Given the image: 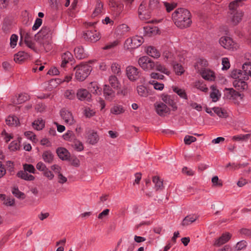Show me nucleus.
<instances>
[{
  "label": "nucleus",
  "instance_id": "obj_15",
  "mask_svg": "<svg viewBox=\"0 0 251 251\" xmlns=\"http://www.w3.org/2000/svg\"><path fill=\"white\" fill-rule=\"evenodd\" d=\"M154 106L157 113L160 116H165L166 114L170 112V109L162 102L155 103Z\"/></svg>",
  "mask_w": 251,
  "mask_h": 251
},
{
  "label": "nucleus",
  "instance_id": "obj_25",
  "mask_svg": "<svg viewBox=\"0 0 251 251\" xmlns=\"http://www.w3.org/2000/svg\"><path fill=\"white\" fill-rule=\"evenodd\" d=\"M197 219L198 217L196 215H189L184 218L181 225L183 226H187L194 222Z\"/></svg>",
  "mask_w": 251,
  "mask_h": 251
},
{
  "label": "nucleus",
  "instance_id": "obj_45",
  "mask_svg": "<svg viewBox=\"0 0 251 251\" xmlns=\"http://www.w3.org/2000/svg\"><path fill=\"white\" fill-rule=\"evenodd\" d=\"M103 8V4L100 1V0H97V4L95 8V9L93 13V16H96L97 15H98L99 13H100L101 12V10Z\"/></svg>",
  "mask_w": 251,
  "mask_h": 251
},
{
  "label": "nucleus",
  "instance_id": "obj_12",
  "mask_svg": "<svg viewBox=\"0 0 251 251\" xmlns=\"http://www.w3.org/2000/svg\"><path fill=\"white\" fill-rule=\"evenodd\" d=\"M60 115L66 123L70 125L74 123V117L72 113L69 110L62 108L60 111Z\"/></svg>",
  "mask_w": 251,
  "mask_h": 251
},
{
  "label": "nucleus",
  "instance_id": "obj_58",
  "mask_svg": "<svg viewBox=\"0 0 251 251\" xmlns=\"http://www.w3.org/2000/svg\"><path fill=\"white\" fill-rule=\"evenodd\" d=\"M150 83L153 85V87L156 90H162L164 88V84L162 83H158L155 80L150 81Z\"/></svg>",
  "mask_w": 251,
  "mask_h": 251
},
{
  "label": "nucleus",
  "instance_id": "obj_5",
  "mask_svg": "<svg viewBox=\"0 0 251 251\" xmlns=\"http://www.w3.org/2000/svg\"><path fill=\"white\" fill-rule=\"evenodd\" d=\"M138 63L139 66L145 71L153 70L154 61L147 56L140 57Z\"/></svg>",
  "mask_w": 251,
  "mask_h": 251
},
{
  "label": "nucleus",
  "instance_id": "obj_23",
  "mask_svg": "<svg viewBox=\"0 0 251 251\" xmlns=\"http://www.w3.org/2000/svg\"><path fill=\"white\" fill-rule=\"evenodd\" d=\"M146 51L149 55L154 58H158L160 56V53L159 51L154 47L152 46L148 47Z\"/></svg>",
  "mask_w": 251,
  "mask_h": 251
},
{
  "label": "nucleus",
  "instance_id": "obj_8",
  "mask_svg": "<svg viewBox=\"0 0 251 251\" xmlns=\"http://www.w3.org/2000/svg\"><path fill=\"white\" fill-rule=\"evenodd\" d=\"M51 34V28L48 26H43L41 29L34 35V40L39 44H42V39Z\"/></svg>",
  "mask_w": 251,
  "mask_h": 251
},
{
  "label": "nucleus",
  "instance_id": "obj_43",
  "mask_svg": "<svg viewBox=\"0 0 251 251\" xmlns=\"http://www.w3.org/2000/svg\"><path fill=\"white\" fill-rule=\"evenodd\" d=\"M138 94L141 97H147L148 95V91L146 87L140 85L137 87Z\"/></svg>",
  "mask_w": 251,
  "mask_h": 251
},
{
  "label": "nucleus",
  "instance_id": "obj_41",
  "mask_svg": "<svg viewBox=\"0 0 251 251\" xmlns=\"http://www.w3.org/2000/svg\"><path fill=\"white\" fill-rule=\"evenodd\" d=\"M251 137L250 134H240L233 136L232 140L237 141H246Z\"/></svg>",
  "mask_w": 251,
  "mask_h": 251
},
{
  "label": "nucleus",
  "instance_id": "obj_24",
  "mask_svg": "<svg viewBox=\"0 0 251 251\" xmlns=\"http://www.w3.org/2000/svg\"><path fill=\"white\" fill-rule=\"evenodd\" d=\"M74 52L75 57L79 59H82L87 56V54L84 52V49L82 47H78L74 49Z\"/></svg>",
  "mask_w": 251,
  "mask_h": 251
},
{
  "label": "nucleus",
  "instance_id": "obj_52",
  "mask_svg": "<svg viewBox=\"0 0 251 251\" xmlns=\"http://www.w3.org/2000/svg\"><path fill=\"white\" fill-rule=\"evenodd\" d=\"M196 140L197 139L196 137L190 135H186L184 139V143L186 145H190L192 143L195 142Z\"/></svg>",
  "mask_w": 251,
  "mask_h": 251
},
{
  "label": "nucleus",
  "instance_id": "obj_28",
  "mask_svg": "<svg viewBox=\"0 0 251 251\" xmlns=\"http://www.w3.org/2000/svg\"><path fill=\"white\" fill-rule=\"evenodd\" d=\"M5 121L6 124L9 126H17L20 125L19 119L15 116H9Z\"/></svg>",
  "mask_w": 251,
  "mask_h": 251
},
{
  "label": "nucleus",
  "instance_id": "obj_44",
  "mask_svg": "<svg viewBox=\"0 0 251 251\" xmlns=\"http://www.w3.org/2000/svg\"><path fill=\"white\" fill-rule=\"evenodd\" d=\"M111 112L114 114L118 115L124 112L125 110L121 105H116L111 108Z\"/></svg>",
  "mask_w": 251,
  "mask_h": 251
},
{
  "label": "nucleus",
  "instance_id": "obj_35",
  "mask_svg": "<svg viewBox=\"0 0 251 251\" xmlns=\"http://www.w3.org/2000/svg\"><path fill=\"white\" fill-rule=\"evenodd\" d=\"M172 88L173 91L176 93L180 98L187 100V96L184 90L180 89L176 86H173Z\"/></svg>",
  "mask_w": 251,
  "mask_h": 251
},
{
  "label": "nucleus",
  "instance_id": "obj_26",
  "mask_svg": "<svg viewBox=\"0 0 251 251\" xmlns=\"http://www.w3.org/2000/svg\"><path fill=\"white\" fill-rule=\"evenodd\" d=\"M17 176L25 180H33L35 178V177L31 175H28L24 171H19L17 174Z\"/></svg>",
  "mask_w": 251,
  "mask_h": 251
},
{
  "label": "nucleus",
  "instance_id": "obj_34",
  "mask_svg": "<svg viewBox=\"0 0 251 251\" xmlns=\"http://www.w3.org/2000/svg\"><path fill=\"white\" fill-rule=\"evenodd\" d=\"M152 181L155 184L154 188L156 191L162 190L163 189V181L161 180L158 176H154L152 178Z\"/></svg>",
  "mask_w": 251,
  "mask_h": 251
},
{
  "label": "nucleus",
  "instance_id": "obj_2",
  "mask_svg": "<svg viewBox=\"0 0 251 251\" xmlns=\"http://www.w3.org/2000/svg\"><path fill=\"white\" fill-rule=\"evenodd\" d=\"M244 0H234L229 4L228 17L230 22L234 25L241 21L244 15L243 12L240 9L242 6Z\"/></svg>",
  "mask_w": 251,
  "mask_h": 251
},
{
  "label": "nucleus",
  "instance_id": "obj_40",
  "mask_svg": "<svg viewBox=\"0 0 251 251\" xmlns=\"http://www.w3.org/2000/svg\"><path fill=\"white\" fill-rule=\"evenodd\" d=\"M242 69L245 75H247L248 77L249 76L251 77V63L250 62H245L243 64Z\"/></svg>",
  "mask_w": 251,
  "mask_h": 251
},
{
  "label": "nucleus",
  "instance_id": "obj_7",
  "mask_svg": "<svg viewBox=\"0 0 251 251\" xmlns=\"http://www.w3.org/2000/svg\"><path fill=\"white\" fill-rule=\"evenodd\" d=\"M144 42L143 37L135 36L131 38L127 39L125 44L128 48L135 49L141 45Z\"/></svg>",
  "mask_w": 251,
  "mask_h": 251
},
{
  "label": "nucleus",
  "instance_id": "obj_33",
  "mask_svg": "<svg viewBox=\"0 0 251 251\" xmlns=\"http://www.w3.org/2000/svg\"><path fill=\"white\" fill-rule=\"evenodd\" d=\"M214 74L213 72L205 70L202 71L201 73L202 77L206 80H212L214 79Z\"/></svg>",
  "mask_w": 251,
  "mask_h": 251
},
{
  "label": "nucleus",
  "instance_id": "obj_56",
  "mask_svg": "<svg viewBox=\"0 0 251 251\" xmlns=\"http://www.w3.org/2000/svg\"><path fill=\"white\" fill-rule=\"evenodd\" d=\"M195 86L197 89L201 90V91L206 92L208 91V88L205 86V85L201 83L200 81L196 82L195 84Z\"/></svg>",
  "mask_w": 251,
  "mask_h": 251
},
{
  "label": "nucleus",
  "instance_id": "obj_19",
  "mask_svg": "<svg viewBox=\"0 0 251 251\" xmlns=\"http://www.w3.org/2000/svg\"><path fill=\"white\" fill-rule=\"evenodd\" d=\"M244 79H235L233 82V86L238 90L243 91L248 88V84Z\"/></svg>",
  "mask_w": 251,
  "mask_h": 251
},
{
  "label": "nucleus",
  "instance_id": "obj_31",
  "mask_svg": "<svg viewBox=\"0 0 251 251\" xmlns=\"http://www.w3.org/2000/svg\"><path fill=\"white\" fill-rule=\"evenodd\" d=\"M212 110L220 118H226L228 117L227 112L222 108L214 107L212 108Z\"/></svg>",
  "mask_w": 251,
  "mask_h": 251
},
{
  "label": "nucleus",
  "instance_id": "obj_54",
  "mask_svg": "<svg viewBox=\"0 0 251 251\" xmlns=\"http://www.w3.org/2000/svg\"><path fill=\"white\" fill-rule=\"evenodd\" d=\"M247 246V242L245 241H241L238 242L235 246V251H240Z\"/></svg>",
  "mask_w": 251,
  "mask_h": 251
},
{
  "label": "nucleus",
  "instance_id": "obj_6",
  "mask_svg": "<svg viewBox=\"0 0 251 251\" xmlns=\"http://www.w3.org/2000/svg\"><path fill=\"white\" fill-rule=\"evenodd\" d=\"M146 2L143 1L140 4L138 8V15L141 20H146L150 18L151 16V9L149 7L146 8Z\"/></svg>",
  "mask_w": 251,
  "mask_h": 251
},
{
  "label": "nucleus",
  "instance_id": "obj_47",
  "mask_svg": "<svg viewBox=\"0 0 251 251\" xmlns=\"http://www.w3.org/2000/svg\"><path fill=\"white\" fill-rule=\"evenodd\" d=\"M89 88L90 89L91 92L95 94H98L100 92V90L96 83L91 82L90 84Z\"/></svg>",
  "mask_w": 251,
  "mask_h": 251
},
{
  "label": "nucleus",
  "instance_id": "obj_50",
  "mask_svg": "<svg viewBox=\"0 0 251 251\" xmlns=\"http://www.w3.org/2000/svg\"><path fill=\"white\" fill-rule=\"evenodd\" d=\"M24 171L25 172H28L30 173L35 174V169L32 164H25L23 165Z\"/></svg>",
  "mask_w": 251,
  "mask_h": 251
},
{
  "label": "nucleus",
  "instance_id": "obj_63",
  "mask_svg": "<svg viewBox=\"0 0 251 251\" xmlns=\"http://www.w3.org/2000/svg\"><path fill=\"white\" fill-rule=\"evenodd\" d=\"M74 148L77 150V151H81L83 150V146L81 142L78 141H75L73 145Z\"/></svg>",
  "mask_w": 251,
  "mask_h": 251
},
{
  "label": "nucleus",
  "instance_id": "obj_61",
  "mask_svg": "<svg viewBox=\"0 0 251 251\" xmlns=\"http://www.w3.org/2000/svg\"><path fill=\"white\" fill-rule=\"evenodd\" d=\"M42 24V20L40 18H37L35 21L34 24L32 27V29L34 31L36 30Z\"/></svg>",
  "mask_w": 251,
  "mask_h": 251
},
{
  "label": "nucleus",
  "instance_id": "obj_49",
  "mask_svg": "<svg viewBox=\"0 0 251 251\" xmlns=\"http://www.w3.org/2000/svg\"><path fill=\"white\" fill-rule=\"evenodd\" d=\"M88 142L90 144L94 145L98 141V135L96 133L93 132L88 136Z\"/></svg>",
  "mask_w": 251,
  "mask_h": 251
},
{
  "label": "nucleus",
  "instance_id": "obj_29",
  "mask_svg": "<svg viewBox=\"0 0 251 251\" xmlns=\"http://www.w3.org/2000/svg\"><path fill=\"white\" fill-rule=\"evenodd\" d=\"M72 58L73 55L69 51H66V52L64 53L62 55V61L61 65V67L63 68L65 67L66 64L68 63L70 61L72 60Z\"/></svg>",
  "mask_w": 251,
  "mask_h": 251
},
{
  "label": "nucleus",
  "instance_id": "obj_18",
  "mask_svg": "<svg viewBox=\"0 0 251 251\" xmlns=\"http://www.w3.org/2000/svg\"><path fill=\"white\" fill-rule=\"evenodd\" d=\"M56 153L62 160H68L70 157V154L68 151L64 148H58L56 150Z\"/></svg>",
  "mask_w": 251,
  "mask_h": 251
},
{
  "label": "nucleus",
  "instance_id": "obj_22",
  "mask_svg": "<svg viewBox=\"0 0 251 251\" xmlns=\"http://www.w3.org/2000/svg\"><path fill=\"white\" fill-rule=\"evenodd\" d=\"M153 70L160 72L161 73L165 74L168 75L170 74V72L168 71L165 66L158 61L154 62Z\"/></svg>",
  "mask_w": 251,
  "mask_h": 251
},
{
  "label": "nucleus",
  "instance_id": "obj_64",
  "mask_svg": "<svg viewBox=\"0 0 251 251\" xmlns=\"http://www.w3.org/2000/svg\"><path fill=\"white\" fill-rule=\"evenodd\" d=\"M240 233L247 237L251 236V230L248 228H242L240 230Z\"/></svg>",
  "mask_w": 251,
  "mask_h": 251
},
{
  "label": "nucleus",
  "instance_id": "obj_9",
  "mask_svg": "<svg viewBox=\"0 0 251 251\" xmlns=\"http://www.w3.org/2000/svg\"><path fill=\"white\" fill-rule=\"evenodd\" d=\"M126 74L128 78L132 81H136L140 77V72L135 67L128 66L126 69Z\"/></svg>",
  "mask_w": 251,
  "mask_h": 251
},
{
  "label": "nucleus",
  "instance_id": "obj_21",
  "mask_svg": "<svg viewBox=\"0 0 251 251\" xmlns=\"http://www.w3.org/2000/svg\"><path fill=\"white\" fill-rule=\"evenodd\" d=\"M162 100L166 103L169 104L172 107L173 111H176L177 107L176 102L170 98V96L168 95L162 94L161 96Z\"/></svg>",
  "mask_w": 251,
  "mask_h": 251
},
{
  "label": "nucleus",
  "instance_id": "obj_37",
  "mask_svg": "<svg viewBox=\"0 0 251 251\" xmlns=\"http://www.w3.org/2000/svg\"><path fill=\"white\" fill-rule=\"evenodd\" d=\"M27 54L26 53H25L24 51H19L17 54L15 55L14 56V61L16 62H19L23 61L26 57L27 56Z\"/></svg>",
  "mask_w": 251,
  "mask_h": 251
},
{
  "label": "nucleus",
  "instance_id": "obj_46",
  "mask_svg": "<svg viewBox=\"0 0 251 251\" xmlns=\"http://www.w3.org/2000/svg\"><path fill=\"white\" fill-rule=\"evenodd\" d=\"M63 137L64 139L67 141H73L75 140V135L71 130H68L63 135Z\"/></svg>",
  "mask_w": 251,
  "mask_h": 251
},
{
  "label": "nucleus",
  "instance_id": "obj_30",
  "mask_svg": "<svg viewBox=\"0 0 251 251\" xmlns=\"http://www.w3.org/2000/svg\"><path fill=\"white\" fill-rule=\"evenodd\" d=\"M108 81L111 85V87H112L113 89H118L119 86L120 85V82L116 76L114 75H110L109 77Z\"/></svg>",
  "mask_w": 251,
  "mask_h": 251
},
{
  "label": "nucleus",
  "instance_id": "obj_39",
  "mask_svg": "<svg viewBox=\"0 0 251 251\" xmlns=\"http://www.w3.org/2000/svg\"><path fill=\"white\" fill-rule=\"evenodd\" d=\"M29 99V96L26 94H21L19 95L18 98L17 99V101H14L15 104H20L24 103Z\"/></svg>",
  "mask_w": 251,
  "mask_h": 251
},
{
  "label": "nucleus",
  "instance_id": "obj_14",
  "mask_svg": "<svg viewBox=\"0 0 251 251\" xmlns=\"http://www.w3.org/2000/svg\"><path fill=\"white\" fill-rule=\"evenodd\" d=\"M77 99L81 101H90L91 100V94L85 89H79L76 93Z\"/></svg>",
  "mask_w": 251,
  "mask_h": 251
},
{
  "label": "nucleus",
  "instance_id": "obj_59",
  "mask_svg": "<svg viewBox=\"0 0 251 251\" xmlns=\"http://www.w3.org/2000/svg\"><path fill=\"white\" fill-rule=\"evenodd\" d=\"M18 37L16 34H12L10 37V46L14 48L17 45Z\"/></svg>",
  "mask_w": 251,
  "mask_h": 251
},
{
  "label": "nucleus",
  "instance_id": "obj_3",
  "mask_svg": "<svg viewBox=\"0 0 251 251\" xmlns=\"http://www.w3.org/2000/svg\"><path fill=\"white\" fill-rule=\"evenodd\" d=\"M74 69L75 70V78L79 81H82L89 75L92 68L87 63H81L76 66Z\"/></svg>",
  "mask_w": 251,
  "mask_h": 251
},
{
  "label": "nucleus",
  "instance_id": "obj_62",
  "mask_svg": "<svg viewBox=\"0 0 251 251\" xmlns=\"http://www.w3.org/2000/svg\"><path fill=\"white\" fill-rule=\"evenodd\" d=\"M223 70H227L230 67V63L228 59L226 57L222 59Z\"/></svg>",
  "mask_w": 251,
  "mask_h": 251
},
{
  "label": "nucleus",
  "instance_id": "obj_32",
  "mask_svg": "<svg viewBox=\"0 0 251 251\" xmlns=\"http://www.w3.org/2000/svg\"><path fill=\"white\" fill-rule=\"evenodd\" d=\"M32 126L34 129L40 130L44 127L45 122L42 119H38L32 123Z\"/></svg>",
  "mask_w": 251,
  "mask_h": 251
},
{
  "label": "nucleus",
  "instance_id": "obj_51",
  "mask_svg": "<svg viewBox=\"0 0 251 251\" xmlns=\"http://www.w3.org/2000/svg\"><path fill=\"white\" fill-rule=\"evenodd\" d=\"M111 68L112 72L114 74L117 75H119L121 74L120 66L119 65V64L116 63H113L111 65Z\"/></svg>",
  "mask_w": 251,
  "mask_h": 251
},
{
  "label": "nucleus",
  "instance_id": "obj_1",
  "mask_svg": "<svg viewBox=\"0 0 251 251\" xmlns=\"http://www.w3.org/2000/svg\"><path fill=\"white\" fill-rule=\"evenodd\" d=\"M191 15L185 8H178L173 13L172 19L175 25L180 28H187L191 25Z\"/></svg>",
  "mask_w": 251,
  "mask_h": 251
},
{
  "label": "nucleus",
  "instance_id": "obj_13",
  "mask_svg": "<svg viewBox=\"0 0 251 251\" xmlns=\"http://www.w3.org/2000/svg\"><path fill=\"white\" fill-rule=\"evenodd\" d=\"M103 96L106 100L112 101L115 97V92L107 84H105L103 88Z\"/></svg>",
  "mask_w": 251,
  "mask_h": 251
},
{
  "label": "nucleus",
  "instance_id": "obj_48",
  "mask_svg": "<svg viewBox=\"0 0 251 251\" xmlns=\"http://www.w3.org/2000/svg\"><path fill=\"white\" fill-rule=\"evenodd\" d=\"M13 194L17 198L21 199H24L25 198V194L20 191L18 188H14L12 190Z\"/></svg>",
  "mask_w": 251,
  "mask_h": 251
},
{
  "label": "nucleus",
  "instance_id": "obj_53",
  "mask_svg": "<svg viewBox=\"0 0 251 251\" xmlns=\"http://www.w3.org/2000/svg\"><path fill=\"white\" fill-rule=\"evenodd\" d=\"M65 96L68 99L72 100L75 97V92L72 90H68L65 93Z\"/></svg>",
  "mask_w": 251,
  "mask_h": 251
},
{
  "label": "nucleus",
  "instance_id": "obj_16",
  "mask_svg": "<svg viewBox=\"0 0 251 251\" xmlns=\"http://www.w3.org/2000/svg\"><path fill=\"white\" fill-rule=\"evenodd\" d=\"M231 76L235 79H237L240 78V79L248 80V76L245 73L243 72V70H233L230 74Z\"/></svg>",
  "mask_w": 251,
  "mask_h": 251
},
{
  "label": "nucleus",
  "instance_id": "obj_27",
  "mask_svg": "<svg viewBox=\"0 0 251 251\" xmlns=\"http://www.w3.org/2000/svg\"><path fill=\"white\" fill-rule=\"evenodd\" d=\"M53 154L50 151H46L43 152L42 158L44 161L48 163H52L53 159Z\"/></svg>",
  "mask_w": 251,
  "mask_h": 251
},
{
  "label": "nucleus",
  "instance_id": "obj_10",
  "mask_svg": "<svg viewBox=\"0 0 251 251\" xmlns=\"http://www.w3.org/2000/svg\"><path fill=\"white\" fill-rule=\"evenodd\" d=\"M219 43L225 49L232 50L236 49V45L232 39L229 37H222L219 40Z\"/></svg>",
  "mask_w": 251,
  "mask_h": 251
},
{
  "label": "nucleus",
  "instance_id": "obj_4",
  "mask_svg": "<svg viewBox=\"0 0 251 251\" xmlns=\"http://www.w3.org/2000/svg\"><path fill=\"white\" fill-rule=\"evenodd\" d=\"M224 95L226 99L233 100L234 103L237 105L240 103L238 99H239L242 100L243 97V95L241 94L232 88H225L224 90Z\"/></svg>",
  "mask_w": 251,
  "mask_h": 251
},
{
  "label": "nucleus",
  "instance_id": "obj_36",
  "mask_svg": "<svg viewBox=\"0 0 251 251\" xmlns=\"http://www.w3.org/2000/svg\"><path fill=\"white\" fill-rule=\"evenodd\" d=\"M129 30V27L126 24H122L117 28V32L121 35L125 34Z\"/></svg>",
  "mask_w": 251,
  "mask_h": 251
},
{
  "label": "nucleus",
  "instance_id": "obj_38",
  "mask_svg": "<svg viewBox=\"0 0 251 251\" xmlns=\"http://www.w3.org/2000/svg\"><path fill=\"white\" fill-rule=\"evenodd\" d=\"M20 140H21V138H19L17 140L12 141L9 145V149L11 151H15L19 150L20 148Z\"/></svg>",
  "mask_w": 251,
  "mask_h": 251
},
{
  "label": "nucleus",
  "instance_id": "obj_55",
  "mask_svg": "<svg viewBox=\"0 0 251 251\" xmlns=\"http://www.w3.org/2000/svg\"><path fill=\"white\" fill-rule=\"evenodd\" d=\"M163 3L168 12H171L172 10L176 8L177 5L176 3H169L167 2H164Z\"/></svg>",
  "mask_w": 251,
  "mask_h": 251
},
{
  "label": "nucleus",
  "instance_id": "obj_11",
  "mask_svg": "<svg viewBox=\"0 0 251 251\" xmlns=\"http://www.w3.org/2000/svg\"><path fill=\"white\" fill-rule=\"evenodd\" d=\"M84 38L91 42H96L100 39V34L96 30H88L84 33Z\"/></svg>",
  "mask_w": 251,
  "mask_h": 251
},
{
  "label": "nucleus",
  "instance_id": "obj_60",
  "mask_svg": "<svg viewBox=\"0 0 251 251\" xmlns=\"http://www.w3.org/2000/svg\"><path fill=\"white\" fill-rule=\"evenodd\" d=\"M212 182L215 186L222 187L223 185L222 182L221 180H219V178L217 176H214L212 177Z\"/></svg>",
  "mask_w": 251,
  "mask_h": 251
},
{
  "label": "nucleus",
  "instance_id": "obj_57",
  "mask_svg": "<svg viewBox=\"0 0 251 251\" xmlns=\"http://www.w3.org/2000/svg\"><path fill=\"white\" fill-rule=\"evenodd\" d=\"M159 4L158 0H150L149 3V7L150 9L153 10L158 7Z\"/></svg>",
  "mask_w": 251,
  "mask_h": 251
},
{
  "label": "nucleus",
  "instance_id": "obj_42",
  "mask_svg": "<svg viewBox=\"0 0 251 251\" xmlns=\"http://www.w3.org/2000/svg\"><path fill=\"white\" fill-rule=\"evenodd\" d=\"M174 70L176 74L177 75H181L184 72L182 66L176 62H173V63Z\"/></svg>",
  "mask_w": 251,
  "mask_h": 251
},
{
  "label": "nucleus",
  "instance_id": "obj_17",
  "mask_svg": "<svg viewBox=\"0 0 251 251\" xmlns=\"http://www.w3.org/2000/svg\"><path fill=\"white\" fill-rule=\"evenodd\" d=\"M231 237V234L228 232L224 233L221 237L218 238L214 243V245L220 246L221 245L226 243Z\"/></svg>",
  "mask_w": 251,
  "mask_h": 251
},
{
  "label": "nucleus",
  "instance_id": "obj_20",
  "mask_svg": "<svg viewBox=\"0 0 251 251\" xmlns=\"http://www.w3.org/2000/svg\"><path fill=\"white\" fill-rule=\"evenodd\" d=\"M212 92L210 93V97L212 99L213 102L217 101L220 98L221 94L217 87L214 85H212L210 87Z\"/></svg>",
  "mask_w": 251,
  "mask_h": 251
}]
</instances>
